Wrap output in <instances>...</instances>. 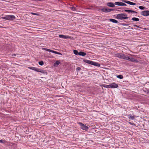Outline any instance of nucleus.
I'll use <instances>...</instances> for the list:
<instances>
[{
    "label": "nucleus",
    "mask_w": 149,
    "mask_h": 149,
    "mask_svg": "<svg viewBox=\"0 0 149 149\" xmlns=\"http://www.w3.org/2000/svg\"><path fill=\"white\" fill-rule=\"evenodd\" d=\"M127 16V15L126 13L119 14L117 15L116 18L120 20L127 19L128 18Z\"/></svg>",
    "instance_id": "1"
},
{
    "label": "nucleus",
    "mask_w": 149,
    "mask_h": 149,
    "mask_svg": "<svg viewBox=\"0 0 149 149\" xmlns=\"http://www.w3.org/2000/svg\"><path fill=\"white\" fill-rule=\"evenodd\" d=\"M84 62L86 63L89 64L93 65L96 66L100 67V65L97 62L93 61H91L88 60L87 59H84Z\"/></svg>",
    "instance_id": "2"
},
{
    "label": "nucleus",
    "mask_w": 149,
    "mask_h": 149,
    "mask_svg": "<svg viewBox=\"0 0 149 149\" xmlns=\"http://www.w3.org/2000/svg\"><path fill=\"white\" fill-rule=\"evenodd\" d=\"M2 19L9 20H13L15 19V17L14 15H7L2 17Z\"/></svg>",
    "instance_id": "3"
},
{
    "label": "nucleus",
    "mask_w": 149,
    "mask_h": 149,
    "mask_svg": "<svg viewBox=\"0 0 149 149\" xmlns=\"http://www.w3.org/2000/svg\"><path fill=\"white\" fill-rule=\"evenodd\" d=\"M141 15L147 16L149 15V10L142 11L141 13Z\"/></svg>",
    "instance_id": "4"
},
{
    "label": "nucleus",
    "mask_w": 149,
    "mask_h": 149,
    "mask_svg": "<svg viewBox=\"0 0 149 149\" xmlns=\"http://www.w3.org/2000/svg\"><path fill=\"white\" fill-rule=\"evenodd\" d=\"M118 84L114 83H111L110 84V88H118Z\"/></svg>",
    "instance_id": "5"
},
{
    "label": "nucleus",
    "mask_w": 149,
    "mask_h": 149,
    "mask_svg": "<svg viewBox=\"0 0 149 149\" xmlns=\"http://www.w3.org/2000/svg\"><path fill=\"white\" fill-rule=\"evenodd\" d=\"M113 10V9H109L108 8H103L101 9V10L102 11L105 13L109 12Z\"/></svg>",
    "instance_id": "6"
},
{
    "label": "nucleus",
    "mask_w": 149,
    "mask_h": 149,
    "mask_svg": "<svg viewBox=\"0 0 149 149\" xmlns=\"http://www.w3.org/2000/svg\"><path fill=\"white\" fill-rule=\"evenodd\" d=\"M116 57L123 59H124L125 56L124 54L121 53H117L116 54Z\"/></svg>",
    "instance_id": "7"
},
{
    "label": "nucleus",
    "mask_w": 149,
    "mask_h": 149,
    "mask_svg": "<svg viewBox=\"0 0 149 149\" xmlns=\"http://www.w3.org/2000/svg\"><path fill=\"white\" fill-rule=\"evenodd\" d=\"M59 37L60 38L63 39H67L69 38V37L68 36H65L61 34L59 35Z\"/></svg>",
    "instance_id": "8"
},
{
    "label": "nucleus",
    "mask_w": 149,
    "mask_h": 149,
    "mask_svg": "<svg viewBox=\"0 0 149 149\" xmlns=\"http://www.w3.org/2000/svg\"><path fill=\"white\" fill-rule=\"evenodd\" d=\"M38 72H40L43 74H45L46 75L47 74V73L46 71L43 70L38 69Z\"/></svg>",
    "instance_id": "9"
},
{
    "label": "nucleus",
    "mask_w": 149,
    "mask_h": 149,
    "mask_svg": "<svg viewBox=\"0 0 149 149\" xmlns=\"http://www.w3.org/2000/svg\"><path fill=\"white\" fill-rule=\"evenodd\" d=\"M115 4H114L112 2H109L107 4V5L108 6L111 7H115Z\"/></svg>",
    "instance_id": "10"
},
{
    "label": "nucleus",
    "mask_w": 149,
    "mask_h": 149,
    "mask_svg": "<svg viewBox=\"0 0 149 149\" xmlns=\"http://www.w3.org/2000/svg\"><path fill=\"white\" fill-rule=\"evenodd\" d=\"M29 68L31 70H34L37 72H38V68L35 67H29Z\"/></svg>",
    "instance_id": "11"
},
{
    "label": "nucleus",
    "mask_w": 149,
    "mask_h": 149,
    "mask_svg": "<svg viewBox=\"0 0 149 149\" xmlns=\"http://www.w3.org/2000/svg\"><path fill=\"white\" fill-rule=\"evenodd\" d=\"M91 128L90 126H87L86 125H84V130L87 131L88 130H90Z\"/></svg>",
    "instance_id": "12"
},
{
    "label": "nucleus",
    "mask_w": 149,
    "mask_h": 149,
    "mask_svg": "<svg viewBox=\"0 0 149 149\" xmlns=\"http://www.w3.org/2000/svg\"><path fill=\"white\" fill-rule=\"evenodd\" d=\"M109 20L110 22L115 23H117L118 22V21L114 19H110Z\"/></svg>",
    "instance_id": "13"
},
{
    "label": "nucleus",
    "mask_w": 149,
    "mask_h": 149,
    "mask_svg": "<svg viewBox=\"0 0 149 149\" xmlns=\"http://www.w3.org/2000/svg\"><path fill=\"white\" fill-rule=\"evenodd\" d=\"M125 11L126 12H128L129 13H130V12H131V13H137V12L136 11H134V10H125Z\"/></svg>",
    "instance_id": "14"
},
{
    "label": "nucleus",
    "mask_w": 149,
    "mask_h": 149,
    "mask_svg": "<svg viewBox=\"0 0 149 149\" xmlns=\"http://www.w3.org/2000/svg\"><path fill=\"white\" fill-rule=\"evenodd\" d=\"M60 63V62L59 61H56V62L54 64V66H57Z\"/></svg>",
    "instance_id": "15"
},
{
    "label": "nucleus",
    "mask_w": 149,
    "mask_h": 149,
    "mask_svg": "<svg viewBox=\"0 0 149 149\" xmlns=\"http://www.w3.org/2000/svg\"><path fill=\"white\" fill-rule=\"evenodd\" d=\"M130 61L132 62H137L138 61L134 58H130Z\"/></svg>",
    "instance_id": "16"
},
{
    "label": "nucleus",
    "mask_w": 149,
    "mask_h": 149,
    "mask_svg": "<svg viewBox=\"0 0 149 149\" xmlns=\"http://www.w3.org/2000/svg\"><path fill=\"white\" fill-rule=\"evenodd\" d=\"M51 52H52V53H55V54H57L62 55V54L61 53H59V52H56V51H55L52 50Z\"/></svg>",
    "instance_id": "17"
},
{
    "label": "nucleus",
    "mask_w": 149,
    "mask_h": 149,
    "mask_svg": "<svg viewBox=\"0 0 149 149\" xmlns=\"http://www.w3.org/2000/svg\"><path fill=\"white\" fill-rule=\"evenodd\" d=\"M128 118L129 119L131 120H134V117L133 116H132L131 114H130L128 115Z\"/></svg>",
    "instance_id": "18"
},
{
    "label": "nucleus",
    "mask_w": 149,
    "mask_h": 149,
    "mask_svg": "<svg viewBox=\"0 0 149 149\" xmlns=\"http://www.w3.org/2000/svg\"><path fill=\"white\" fill-rule=\"evenodd\" d=\"M127 2V4L130 5H135L136 4V3H133V2H130V1H128Z\"/></svg>",
    "instance_id": "19"
},
{
    "label": "nucleus",
    "mask_w": 149,
    "mask_h": 149,
    "mask_svg": "<svg viewBox=\"0 0 149 149\" xmlns=\"http://www.w3.org/2000/svg\"><path fill=\"white\" fill-rule=\"evenodd\" d=\"M78 123L81 126V128L84 130V124L80 122H79Z\"/></svg>",
    "instance_id": "20"
},
{
    "label": "nucleus",
    "mask_w": 149,
    "mask_h": 149,
    "mask_svg": "<svg viewBox=\"0 0 149 149\" xmlns=\"http://www.w3.org/2000/svg\"><path fill=\"white\" fill-rule=\"evenodd\" d=\"M102 86L103 87L106 88H110V84L109 85H106V84H103L102 85Z\"/></svg>",
    "instance_id": "21"
},
{
    "label": "nucleus",
    "mask_w": 149,
    "mask_h": 149,
    "mask_svg": "<svg viewBox=\"0 0 149 149\" xmlns=\"http://www.w3.org/2000/svg\"><path fill=\"white\" fill-rule=\"evenodd\" d=\"M132 20L135 21H138L139 20V19L136 17H133L132 18Z\"/></svg>",
    "instance_id": "22"
},
{
    "label": "nucleus",
    "mask_w": 149,
    "mask_h": 149,
    "mask_svg": "<svg viewBox=\"0 0 149 149\" xmlns=\"http://www.w3.org/2000/svg\"><path fill=\"white\" fill-rule=\"evenodd\" d=\"M130 58H129L128 56L125 55L124 59L130 61Z\"/></svg>",
    "instance_id": "23"
},
{
    "label": "nucleus",
    "mask_w": 149,
    "mask_h": 149,
    "mask_svg": "<svg viewBox=\"0 0 149 149\" xmlns=\"http://www.w3.org/2000/svg\"><path fill=\"white\" fill-rule=\"evenodd\" d=\"M117 77L120 79H122L123 78V76L121 75H119L117 76Z\"/></svg>",
    "instance_id": "24"
},
{
    "label": "nucleus",
    "mask_w": 149,
    "mask_h": 149,
    "mask_svg": "<svg viewBox=\"0 0 149 149\" xmlns=\"http://www.w3.org/2000/svg\"><path fill=\"white\" fill-rule=\"evenodd\" d=\"M78 55L79 56H84V52H79Z\"/></svg>",
    "instance_id": "25"
},
{
    "label": "nucleus",
    "mask_w": 149,
    "mask_h": 149,
    "mask_svg": "<svg viewBox=\"0 0 149 149\" xmlns=\"http://www.w3.org/2000/svg\"><path fill=\"white\" fill-rule=\"evenodd\" d=\"M70 9L73 11H75L76 10V8L74 6H72L70 8Z\"/></svg>",
    "instance_id": "26"
},
{
    "label": "nucleus",
    "mask_w": 149,
    "mask_h": 149,
    "mask_svg": "<svg viewBox=\"0 0 149 149\" xmlns=\"http://www.w3.org/2000/svg\"><path fill=\"white\" fill-rule=\"evenodd\" d=\"M42 49L43 50H45L47 51H48V52H51V51H52V50H51V49H47V48H43Z\"/></svg>",
    "instance_id": "27"
},
{
    "label": "nucleus",
    "mask_w": 149,
    "mask_h": 149,
    "mask_svg": "<svg viewBox=\"0 0 149 149\" xmlns=\"http://www.w3.org/2000/svg\"><path fill=\"white\" fill-rule=\"evenodd\" d=\"M74 53L77 55H78L79 52L77 50H74L73 51Z\"/></svg>",
    "instance_id": "28"
},
{
    "label": "nucleus",
    "mask_w": 149,
    "mask_h": 149,
    "mask_svg": "<svg viewBox=\"0 0 149 149\" xmlns=\"http://www.w3.org/2000/svg\"><path fill=\"white\" fill-rule=\"evenodd\" d=\"M121 3V2H116L114 4L116 5L120 6Z\"/></svg>",
    "instance_id": "29"
},
{
    "label": "nucleus",
    "mask_w": 149,
    "mask_h": 149,
    "mask_svg": "<svg viewBox=\"0 0 149 149\" xmlns=\"http://www.w3.org/2000/svg\"><path fill=\"white\" fill-rule=\"evenodd\" d=\"M139 8L141 10H145L146 9L145 7L142 6H139Z\"/></svg>",
    "instance_id": "30"
},
{
    "label": "nucleus",
    "mask_w": 149,
    "mask_h": 149,
    "mask_svg": "<svg viewBox=\"0 0 149 149\" xmlns=\"http://www.w3.org/2000/svg\"><path fill=\"white\" fill-rule=\"evenodd\" d=\"M38 63L39 65H42L44 64V62L42 61H39Z\"/></svg>",
    "instance_id": "31"
},
{
    "label": "nucleus",
    "mask_w": 149,
    "mask_h": 149,
    "mask_svg": "<svg viewBox=\"0 0 149 149\" xmlns=\"http://www.w3.org/2000/svg\"><path fill=\"white\" fill-rule=\"evenodd\" d=\"M6 142V141L5 140H0V143H4Z\"/></svg>",
    "instance_id": "32"
},
{
    "label": "nucleus",
    "mask_w": 149,
    "mask_h": 149,
    "mask_svg": "<svg viewBox=\"0 0 149 149\" xmlns=\"http://www.w3.org/2000/svg\"><path fill=\"white\" fill-rule=\"evenodd\" d=\"M120 6H127V5L124 3L121 2Z\"/></svg>",
    "instance_id": "33"
},
{
    "label": "nucleus",
    "mask_w": 149,
    "mask_h": 149,
    "mask_svg": "<svg viewBox=\"0 0 149 149\" xmlns=\"http://www.w3.org/2000/svg\"><path fill=\"white\" fill-rule=\"evenodd\" d=\"M121 25H123V26H127L128 25V24H125V23H122L121 24Z\"/></svg>",
    "instance_id": "34"
},
{
    "label": "nucleus",
    "mask_w": 149,
    "mask_h": 149,
    "mask_svg": "<svg viewBox=\"0 0 149 149\" xmlns=\"http://www.w3.org/2000/svg\"><path fill=\"white\" fill-rule=\"evenodd\" d=\"M31 14L32 15H38V14L36 13H31Z\"/></svg>",
    "instance_id": "35"
},
{
    "label": "nucleus",
    "mask_w": 149,
    "mask_h": 149,
    "mask_svg": "<svg viewBox=\"0 0 149 149\" xmlns=\"http://www.w3.org/2000/svg\"><path fill=\"white\" fill-rule=\"evenodd\" d=\"M80 69L81 68L80 67H78L76 69V70L77 71H79Z\"/></svg>",
    "instance_id": "36"
},
{
    "label": "nucleus",
    "mask_w": 149,
    "mask_h": 149,
    "mask_svg": "<svg viewBox=\"0 0 149 149\" xmlns=\"http://www.w3.org/2000/svg\"><path fill=\"white\" fill-rule=\"evenodd\" d=\"M134 26L136 27H138V28H141V27H139V26H138V25H134Z\"/></svg>",
    "instance_id": "37"
},
{
    "label": "nucleus",
    "mask_w": 149,
    "mask_h": 149,
    "mask_svg": "<svg viewBox=\"0 0 149 149\" xmlns=\"http://www.w3.org/2000/svg\"><path fill=\"white\" fill-rule=\"evenodd\" d=\"M90 135H89L88 136V137H86V138L87 139V140H88V139H89L90 138Z\"/></svg>",
    "instance_id": "38"
},
{
    "label": "nucleus",
    "mask_w": 149,
    "mask_h": 149,
    "mask_svg": "<svg viewBox=\"0 0 149 149\" xmlns=\"http://www.w3.org/2000/svg\"><path fill=\"white\" fill-rule=\"evenodd\" d=\"M128 1H125V0H123V2H125V3H127V2Z\"/></svg>",
    "instance_id": "39"
},
{
    "label": "nucleus",
    "mask_w": 149,
    "mask_h": 149,
    "mask_svg": "<svg viewBox=\"0 0 149 149\" xmlns=\"http://www.w3.org/2000/svg\"><path fill=\"white\" fill-rule=\"evenodd\" d=\"M16 54H13L12 55V56H16Z\"/></svg>",
    "instance_id": "40"
},
{
    "label": "nucleus",
    "mask_w": 149,
    "mask_h": 149,
    "mask_svg": "<svg viewBox=\"0 0 149 149\" xmlns=\"http://www.w3.org/2000/svg\"><path fill=\"white\" fill-rule=\"evenodd\" d=\"M129 123L130 124H131V125H133L134 124V123H131L130 122H129Z\"/></svg>",
    "instance_id": "41"
},
{
    "label": "nucleus",
    "mask_w": 149,
    "mask_h": 149,
    "mask_svg": "<svg viewBox=\"0 0 149 149\" xmlns=\"http://www.w3.org/2000/svg\"><path fill=\"white\" fill-rule=\"evenodd\" d=\"M147 93H148L149 94V91H148L147 92Z\"/></svg>",
    "instance_id": "42"
},
{
    "label": "nucleus",
    "mask_w": 149,
    "mask_h": 149,
    "mask_svg": "<svg viewBox=\"0 0 149 149\" xmlns=\"http://www.w3.org/2000/svg\"><path fill=\"white\" fill-rule=\"evenodd\" d=\"M86 55V54L84 52V56H85Z\"/></svg>",
    "instance_id": "43"
},
{
    "label": "nucleus",
    "mask_w": 149,
    "mask_h": 149,
    "mask_svg": "<svg viewBox=\"0 0 149 149\" xmlns=\"http://www.w3.org/2000/svg\"><path fill=\"white\" fill-rule=\"evenodd\" d=\"M131 29H133V28H131Z\"/></svg>",
    "instance_id": "44"
}]
</instances>
